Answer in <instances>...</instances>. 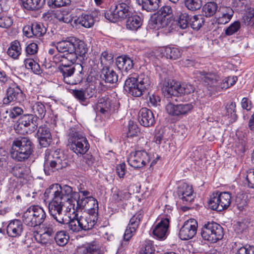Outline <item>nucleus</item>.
<instances>
[{"label":"nucleus","mask_w":254,"mask_h":254,"mask_svg":"<svg viewBox=\"0 0 254 254\" xmlns=\"http://www.w3.org/2000/svg\"><path fill=\"white\" fill-rule=\"evenodd\" d=\"M34 116L38 119H42L45 116L46 110L45 105L41 102H36L32 105Z\"/></svg>","instance_id":"41"},{"label":"nucleus","mask_w":254,"mask_h":254,"mask_svg":"<svg viewBox=\"0 0 254 254\" xmlns=\"http://www.w3.org/2000/svg\"><path fill=\"white\" fill-rule=\"evenodd\" d=\"M90 199L81 197V195L78 192L73 191L69 196V203L72 205V209L74 210L78 211L85 209L87 211L88 206L90 207V205H93Z\"/></svg>","instance_id":"16"},{"label":"nucleus","mask_w":254,"mask_h":254,"mask_svg":"<svg viewBox=\"0 0 254 254\" xmlns=\"http://www.w3.org/2000/svg\"><path fill=\"white\" fill-rule=\"evenodd\" d=\"M65 224L68 225L69 230L72 232H79L81 231L77 213H75L73 218L69 222H65Z\"/></svg>","instance_id":"44"},{"label":"nucleus","mask_w":254,"mask_h":254,"mask_svg":"<svg viewBox=\"0 0 254 254\" xmlns=\"http://www.w3.org/2000/svg\"><path fill=\"white\" fill-rule=\"evenodd\" d=\"M99 13V12L95 11L90 14H82L75 19V23L85 28H90L93 26L96 20L95 17L98 15Z\"/></svg>","instance_id":"22"},{"label":"nucleus","mask_w":254,"mask_h":254,"mask_svg":"<svg viewBox=\"0 0 254 254\" xmlns=\"http://www.w3.org/2000/svg\"><path fill=\"white\" fill-rule=\"evenodd\" d=\"M177 193L180 199L185 204H188L193 201L194 196L191 186L183 183L178 187Z\"/></svg>","instance_id":"18"},{"label":"nucleus","mask_w":254,"mask_h":254,"mask_svg":"<svg viewBox=\"0 0 254 254\" xmlns=\"http://www.w3.org/2000/svg\"><path fill=\"white\" fill-rule=\"evenodd\" d=\"M102 78L107 83H116L118 80V75L113 69L109 67H103L102 69Z\"/></svg>","instance_id":"38"},{"label":"nucleus","mask_w":254,"mask_h":254,"mask_svg":"<svg viewBox=\"0 0 254 254\" xmlns=\"http://www.w3.org/2000/svg\"><path fill=\"white\" fill-rule=\"evenodd\" d=\"M72 193V188L69 186L66 185L62 186L56 184L51 185L46 190L44 196L46 199L51 198L53 200L63 196V194L70 195Z\"/></svg>","instance_id":"13"},{"label":"nucleus","mask_w":254,"mask_h":254,"mask_svg":"<svg viewBox=\"0 0 254 254\" xmlns=\"http://www.w3.org/2000/svg\"><path fill=\"white\" fill-rule=\"evenodd\" d=\"M22 6L28 10L36 11L41 8L45 0H21Z\"/></svg>","instance_id":"37"},{"label":"nucleus","mask_w":254,"mask_h":254,"mask_svg":"<svg viewBox=\"0 0 254 254\" xmlns=\"http://www.w3.org/2000/svg\"><path fill=\"white\" fill-rule=\"evenodd\" d=\"M254 9H248L243 17L244 23L247 25H254Z\"/></svg>","instance_id":"55"},{"label":"nucleus","mask_w":254,"mask_h":254,"mask_svg":"<svg viewBox=\"0 0 254 254\" xmlns=\"http://www.w3.org/2000/svg\"><path fill=\"white\" fill-rule=\"evenodd\" d=\"M191 16L188 13H181L179 16L178 25L182 29H186L190 26Z\"/></svg>","instance_id":"50"},{"label":"nucleus","mask_w":254,"mask_h":254,"mask_svg":"<svg viewBox=\"0 0 254 254\" xmlns=\"http://www.w3.org/2000/svg\"><path fill=\"white\" fill-rule=\"evenodd\" d=\"M70 0H49L48 3L50 7L54 8L65 6L70 4Z\"/></svg>","instance_id":"57"},{"label":"nucleus","mask_w":254,"mask_h":254,"mask_svg":"<svg viewBox=\"0 0 254 254\" xmlns=\"http://www.w3.org/2000/svg\"><path fill=\"white\" fill-rule=\"evenodd\" d=\"M126 22L127 28L131 30H137L142 25L141 17L136 14L128 16Z\"/></svg>","instance_id":"39"},{"label":"nucleus","mask_w":254,"mask_h":254,"mask_svg":"<svg viewBox=\"0 0 254 254\" xmlns=\"http://www.w3.org/2000/svg\"><path fill=\"white\" fill-rule=\"evenodd\" d=\"M173 15V9L170 5H164L158 11L157 20L160 22L162 27L167 26L169 19Z\"/></svg>","instance_id":"25"},{"label":"nucleus","mask_w":254,"mask_h":254,"mask_svg":"<svg viewBox=\"0 0 254 254\" xmlns=\"http://www.w3.org/2000/svg\"><path fill=\"white\" fill-rule=\"evenodd\" d=\"M113 58L114 56L111 53L108 51L102 52L100 57V62L103 67H109L113 63Z\"/></svg>","instance_id":"45"},{"label":"nucleus","mask_w":254,"mask_h":254,"mask_svg":"<svg viewBox=\"0 0 254 254\" xmlns=\"http://www.w3.org/2000/svg\"><path fill=\"white\" fill-rule=\"evenodd\" d=\"M240 28L241 23L240 21H235L225 30V34L226 36H231L237 32Z\"/></svg>","instance_id":"56"},{"label":"nucleus","mask_w":254,"mask_h":254,"mask_svg":"<svg viewBox=\"0 0 254 254\" xmlns=\"http://www.w3.org/2000/svg\"><path fill=\"white\" fill-rule=\"evenodd\" d=\"M7 54L14 59H18L21 54V47L19 42L15 40L11 42L7 51Z\"/></svg>","instance_id":"40"},{"label":"nucleus","mask_w":254,"mask_h":254,"mask_svg":"<svg viewBox=\"0 0 254 254\" xmlns=\"http://www.w3.org/2000/svg\"><path fill=\"white\" fill-rule=\"evenodd\" d=\"M37 242L43 246H49L53 242V237L49 236L44 233L41 234H38L35 236Z\"/></svg>","instance_id":"49"},{"label":"nucleus","mask_w":254,"mask_h":254,"mask_svg":"<svg viewBox=\"0 0 254 254\" xmlns=\"http://www.w3.org/2000/svg\"><path fill=\"white\" fill-rule=\"evenodd\" d=\"M111 107V100L108 95H105L99 98L95 110L97 113L106 115L109 114Z\"/></svg>","instance_id":"30"},{"label":"nucleus","mask_w":254,"mask_h":254,"mask_svg":"<svg viewBox=\"0 0 254 254\" xmlns=\"http://www.w3.org/2000/svg\"><path fill=\"white\" fill-rule=\"evenodd\" d=\"M139 132V129L137 124L133 121L129 120L127 125V137H133L136 136Z\"/></svg>","instance_id":"53"},{"label":"nucleus","mask_w":254,"mask_h":254,"mask_svg":"<svg viewBox=\"0 0 254 254\" xmlns=\"http://www.w3.org/2000/svg\"><path fill=\"white\" fill-rule=\"evenodd\" d=\"M75 49L72 51H69L64 54L65 62L66 61L69 62V64H73V63H75L79 58L77 55L76 54V52H75Z\"/></svg>","instance_id":"58"},{"label":"nucleus","mask_w":254,"mask_h":254,"mask_svg":"<svg viewBox=\"0 0 254 254\" xmlns=\"http://www.w3.org/2000/svg\"><path fill=\"white\" fill-rule=\"evenodd\" d=\"M201 79L204 84L208 87L212 88L209 89L212 92L216 91V86L218 82L220 80V76L215 72L213 71H199Z\"/></svg>","instance_id":"17"},{"label":"nucleus","mask_w":254,"mask_h":254,"mask_svg":"<svg viewBox=\"0 0 254 254\" xmlns=\"http://www.w3.org/2000/svg\"><path fill=\"white\" fill-rule=\"evenodd\" d=\"M60 71L63 76V80L68 84H77L80 83L84 76V73L81 71L75 75V68L73 64H67L59 67Z\"/></svg>","instance_id":"11"},{"label":"nucleus","mask_w":254,"mask_h":254,"mask_svg":"<svg viewBox=\"0 0 254 254\" xmlns=\"http://www.w3.org/2000/svg\"><path fill=\"white\" fill-rule=\"evenodd\" d=\"M160 52L163 56L167 59L176 60L182 54L181 50L178 48L166 46L161 49Z\"/></svg>","instance_id":"33"},{"label":"nucleus","mask_w":254,"mask_h":254,"mask_svg":"<svg viewBox=\"0 0 254 254\" xmlns=\"http://www.w3.org/2000/svg\"><path fill=\"white\" fill-rule=\"evenodd\" d=\"M247 196L244 194H238L236 198V203L237 205V208L241 210L247 204Z\"/></svg>","instance_id":"60"},{"label":"nucleus","mask_w":254,"mask_h":254,"mask_svg":"<svg viewBox=\"0 0 254 254\" xmlns=\"http://www.w3.org/2000/svg\"><path fill=\"white\" fill-rule=\"evenodd\" d=\"M34 145L28 137H18L12 141L10 150L11 158L16 161H24L32 154Z\"/></svg>","instance_id":"3"},{"label":"nucleus","mask_w":254,"mask_h":254,"mask_svg":"<svg viewBox=\"0 0 254 254\" xmlns=\"http://www.w3.org/2000/svg\"><path fill=\"white\" fill-rule=\"evenodd\" d=\"M132 14L131 6L126 4H116L111 6L110 9L105 13L106 19L112 22H116L119 20L124 19Z\"/></svg>","instance_id":"10"},{"label":"nucleus","mask_w":254,"mask_h":254,"mask_svg":"<svg viewBox=\"0 0 254 254\" xmlns=\"http://www.w3.org/2000/svg\"><path fill=\"white\" fill-rule=\"evenodd\" d=\"M19 120L29 129V132H34L37 127V118L33 114H25L22 116Z\"/></svg>","instance_id":"31"},{"label":"nucleus","mask_w":254,"mask_h":254,"mask_svg":"<svg viewBox=\"0 0 254 254\" xmlns=\"http://www.w3.org/2000/svg\"><path fill=\"white\" fill-rule=\"evenodd\" d=\"M201 236L204 240L210 243H215L223 238V229L216 222H207L202 226Z\"/></svg>","instance_id":"8"},{"label":"nucleus","mask_w":254,"mask_h":254,"mask_svg":"<svg viewBox=\"0 0 254 254\" xmlns=\"http://www.w3.org/2000/svg\"><path fill=\"white\" fill-rule=\"evenodd\" d=\"M161 90L164 97L169 101L166 110L170 115L179 116L188 114L193 108L190 103L174 105L172 102L177 101L179 96L190 94L194 87L190 84H182L175 80H165L161 83Z\"/></svg>","instance_id":"1"},{"label":"nucleus","mask_w":254,"mask_h":254,"mask_svg":"<svg viewBox=\"0 0 254 254\" xmlns=\"http://www.w3.org/2000/svg\"><path fill=\"white\" fill-rule=\"evenodd\" d=\"M151 84L149 76L144 74L130 75L126 80L124 89L130 95L138 97L148 90Z\"/></svg>","instance_id":"2"},{"label":"nucleus","mask_w":254,"mask_h":254,"mask_svg":"<svg viewBox=\"0 0 254 254\" xmlns=\"http://www.w3.org/2000/svg\"><path fill=\"white\" fill-rule=\"evenodd\" d=\"M90 210V209L87 210L88 215L78 216L81 231H87L91 229L97 222L98 211L94 213H91Z\"/></svg>","instance_id":"19"},{"label":"nucleus","mask_w":254,"mask_h":254,"mask_svg":"<svg viewBox=\"0 0 254 254\" xmlns=\"http://www.w3.org/2000/svg\"><path fill=\"white\" fill-rule=\"evenodd\" d=\"M83 254H102L100 247L95 242H92L86 245Z\"/></svg>","instance_id":"46"},{"label":"nucleus","mask_w":254,"mask_h":254,"mask_svg":"<svg viewBox=\"0 0 254 254\" xmlns=\"http://www.w3.org/2000/svg\"><path fill=\"white\" fill-rule=\"evenodd\" d=\"M44 233L49 236L53 237L55 232L57 231L56 226L53 222L47 223L44 224Z\"/></svg>","instance_id":"59"},{"label":"nucleus","mask_w":254,"mask_h":254,"mask_svg":"<svg viewBox=\"0 0 254 254\" xmlns=\"http://www.w3.org/2000/svg\"><path fill=\"white\" fill-rule=\"evenodd\" d=\"M116 64L120 70L126 72L130 70L133 65V61L126 56L118 57L116 60Z\"/></svg>","instance_id":"32"},{"label":"nucleus","mask_w":254,"mask_h":254,"mask_svg":"<svg viewBox=\"0 0 254 254\" xmlns=\"http://www.w3.org/2000/svg\"><path fill=\"white\" fill-rule=\"evenodd\" d=\"M70 195H64L55 198L52 200L49 203V212L50 215L60 225L65 224V220L64 217L66 214L63 211V207L64 203L69 200Z\"/></svg>","instance_id":"7"},{"label":"nucleus","mask_w":254,"mask_h":254,"mask_svg":"<svg viewBox=\"0 0 254 254\" xmlns=\"http://www.w3.org/2000/svg\"><path fill=\"white\" fill-rule=\"evenodd\" d=\"M47 215L44 209L39 205L28 207L22 215L23 223L31 227L40 226L45 221Z\"/></svg>","instance_id":"6"},{"label":"nucleus","mask_w":254,"mask_h":254,"mask_svg":"<svg viewBox=\"0 0 254 254\" xmlns=\"http://www.w3.org/2000/svg\"><path fill=\"white\" fill-rule=\"evenodd\" d=\"M142 9L147 11H154L158 9L160 0H136Z\"/></svg>","instance_id":"36"},{"label":"nucleus","mask_w":254,"mask_h":254,"mask_svg":"<svg viewBox=\"0 0 254 254\" xmlns=\"http://www.w3.org/2000/svg\"><path fill=\"white\" fill-rule=\"evenodd\" d=\"M79 193L80 195H81V197H84L85 198H88L90 199L91 202H92L93 207H89L88 206L87 210H90V213H95L97 211H98V203L97 200L92 196V193L91 191H89L88 190H85L82 188H80L78 189Z\"/></svg>","instance_id":"35"},{"label":"nucleus","mask_w":254,"mask_h":254,"mask_svg":"<svg viewBox=\"0 0 254 254\" xmlns=\"http://www.w3.org/2000/svg\"><path fill=\"white\" fill-rule=\"evenodd\" d=\"M205 19L203 15H195L191 16L190 21V26L194 30H199L204 24Z\"/></svg>","instance_id":"43"},{"label":"nucleus","mask_w":254,"mask_h":254,"mask_svg":"<svg viewBox=\"0 0 254 254\" xmlns=\"http://www.w3.org/2000/svg\"><path fill=\"white\" fill-rule=\"evenodd\" d=\"M23 229L21 221L18 219L11 221L6 228L7 235L11 237H16L21 235Z\"/></svg>","instance_id":"29"},{"label":"nucleus","mask_w":254,"mask_h":254,"mask_svg":"<svg viewBox=\"0 0 254 254\" xmlns=\"http://www.w3.org/2000/svg\"><path fill=\"white\" fill-rule=\"evenodd\" d=\"M231 199V194L229 192L214 193L210 196L208 206L212 210L221 211L230 206Z\"/></svg>","instance_id":"9"},{"label":"nucleus","mask_w":254,"mask_h":254,"mask_svg":"<svg viewBox=\"0 0 254 254\" xmlns=\"http://www.w3.org/2000/svg\"><path fill=\"white\" fill-rule=\"evenodd\" d=\"M234 11L230 7H221L216 14V21L218 24H225L231 19Z\"/></svg>","instance_id":"27"},{"label":"nucleus","mask_w":254,"mask_h":254,"mask_svg":"<svg viewBox=\"0 0 254 254\" xmlns=\"http://www.w3.org/2000/svg\"><path fill=\"white\" fill-rule=\"evenodd\" d=\"M67 165L65 156L60 151H46L44 170L47 175H50L52 173L61 170Z\"/></svg>","instance_id":"5"},{"label":"nucleus","mask_w":254,"mask_h":254,"mask_svg":"<svg viewBox=\"0 0 254 254\" xmlns=\"http://www.w3.org/2000/svg\"><path fill=\"white\" fill-rule=\"evenodd\" d=\"M22 91L17 85L13 87H9L7 89L6 97L3 100V104H9L12 101H17L22 96Z\"/></svg>","instance_id":"28"},{"label":"nucleus","mask_w":254,"mask_h":254,"mask_svg":"<svg viewBox=\"0 0 254 254\" xmlns=\"http://www.w3.org/2000/svg\"><path fill=\"white\" fill-rule=\"evenodd\" d=\"M23 112V109L18 106L13 107L9 109V111H6V113H8L11 119H15L18 116L21 115Z\"/></svg>","instance_id":"61"},{"label":"nucleus","mask_w":254,"mask_h":254,"mask_svg":"<svg viewBox=\"0 0 254 254\" xmlns=\"http://www.w3.org/2000/svg\"><path fill=\"white\" fill-rule=\"evenodd\" d=\"M150 161L148 154L144 150H138L131 152L127 158L129 165L134 168L143 167Z\"/></svg>","instance_id":"14"},{"label":"nucleus","mask_w":254,"mask_h":254,"mask_svg":"<svg viewBox=\"0 0 254 254\" xmlns=\"http://www.w3.org/2000/svg\"><path fill=\"white\" fill-rule=\"evenodd\" d=\"M67 142L69 148L78 155L85 154L90 148L85 135L74 128L68 131Z\"/></svg>","instance_id":"4"},{"label":"nucleus","mask_w":254,"mask_h":254,"mask_svg":"<svg viewBox=\"0 0 254 254\" xmlns=\"http://www.w3.org/2000/svg\"><path fill=\"white\" fill-rule=\"evenodd\" d=\"M143 211H138L130 219L129 222L125 232L124 240L121 244L122 247H125L127 245L128 241L131 238L135 233L141 220L143 217Z\"/></svg>","instance_id":"12"},{"label":"nucleus","mask_w":254,"mask_h":254,"mask_svg":"<svg viewBox=\"0 0 254 254\" xmlns=\"http://www.w3.org/2000/svg\"><path fill=\"white\" fill-rule=\"evenodd\" d=\"M23 31L25 36L28 37H32L33 36L40 37L46 33L47 29L43 23L34 22L30 26L25 27Z\"/></svg>","instance_id":"21"},{"label":"nucleus","mask_w":254,"mask_h":254,"mask_svg":"<svg viewBox=\"0 0 254 254\" xmlns=\"http://www.w3.org/2000/svg\"><path fill=\"white\" fill-rule=\"evenodd\" d=\"M73 47L75 49V52L76 54L79 58H81L82 59L79 60L81 61L82 60L86 58L87 52L88 51V48L86 44L83 41L79 39L74 37L73 41Z\"/></svg>","instance_id":"34"},{"label":"nucleus","mask_w":254,"mask_h":254,"mask_svg":"<svg viewBox=\"0 0 254 254\" xmlns=\"http://www.w3.org/2000/svg\"><path fill=\"white\" fill-rule=\"evenodd\" d=\"M217 8V4L215 2H208L203 6V10L206 17H210L216 13Z\"/></svg>","instance_id":"48"},{"label":"nucleus","mask_w":254,"mask_h":254,"mask_svg":"<svg viewBox=\"0 0 254 254\" xmlns=\"http://www.w3.org/2000/svg\"><path fill=\"white\" fill-rule=\"evenodd\" d=\"M14 128L15 131L19 134H24L30 132L29 129L23 125L19 120L14 125Z\"/></svg>","instance_id":"63"},{"label":"nucleus","mask_w":254,"mask_h":254,"mask_svg":"<svg viewBox=\"0 0 254 254\" xmlns=\"http://www.w3.org/2000/svg\"><path fill=\"white\" fill-rule=\"evenodd\" d=\"M171 207L169 205H166L164 209V213L160 216V219L165 222L166 220L170 224V220L172 216Z\"/></svg>","instance_id":"62"},{"label":"nucleus","mask_w":254,"mask_h":254,"mask_svg":"<svg viewBox=\"0 0 254 254\" xmlns=\"http://www.w3.org/2000/svg\"><path fill=\"white\" fill-rule=\"evenodd\" d=\"M197 222L194 219L186 221L179 232V237L183 240H188L192 238L196 234Z\"/></svg>","instance_id":"15"},{"label":"nucleus","mask_w":254,"mask_h":254,"mask_svg":"<svg viewBox=\"0 0 254 254\" xmlns=\"http://www.w3.org/2000/svg\"><path fill=\"white\" fill-rule=\"evenodd\" d=\"M169 223L166 220L165 222L160 221L154 227H152V234L157 239L164 240L168 234Z\"/></svg>","instance_id":"26"},{"label":"nucleus","mask_w":254,"mask_h":254,"mask_svg":"<svg viewBox=\"0 0 254 254\" xmlns=\"http://www.w3.org/2000/svg\"><path fill=\"white\" fill-rule=\"evenodd\" d=\"M69 239L68 233L64 230L58 231L54 236V240L56 244L60 246H65L67 243Z\"/></svg>","instance_id":"42"},{"label":"nucleus","mask_w":254,"mask_h":254,"mask_svg":"<svg viewBox=\"0 0 254 254\" xmlns=\"http://www.w3.org/2000/svg\"><path fill=\"white\" fill-rule=\"evenodd\" d=\"M36 134L39 144L43 147L48 146L52 141L50 130L46 125L40 126Z\"/></svg>","instance_id":"20"},{"label":"nucleus","mask_w":254,"mask_h":254,"mask_svg":"<svg viewBox=\"0 0 254 254\" xmlns=\"http://www.w3.org/2000/svg\"><path fill=\"white\" fill-rule=\"evenodd\" d=\"M74 37H67L65 40L57 43L52 42L51 46H55L57 52L64 54L69 51H72L74 49L73 44Z\"/></svg>","instance_id":"23"},{"label":"nucleus","mask_w":254,"mask_h":254,"mask_svg":"<svg viewBox=\"0 0 254 254\" xmlns=\"http://www.w3.org/2000/svg\"><path fill=\"white\" fill-rule=\"evenodd\" d=\"M29 168L25 165H16L12 169L13 175L17 178H22L29 173Z\"/></svg>","instance_id":"47"},{"label":"nucleus","mask_w":254,"mask_h":254,"mask_svg":"<svg viewBox=\"0 0 254 254\" xmlns=\"http://www.w3.org/2000/svg\"><path fill=\"white\" fill-rule=\"evenodd\" d=\"M185 5L189 10L194 11L201 7L202 1L201 0H185Z\"/></svg>","instance_id":"51"},{"label":"nucleus","mask_w":254,"mask_h":254,"mask_svg":"<svg viewBox=\"0 0 254 254\" xmlns=\"http://www.w3.org/2000/svg\"><path fill=\"white\" fill-rule=\"evenodd\" d=\"M236 103L234 102H232L230 104H227L226 107V116L230 118V121L231 122H235L237 119V116L236 114Z\"/></svg>","instance_id":"52"},{"label":"nucleus","mask_w":254,"mask_h":254,"mask_svg":"<svg viewBox=\"0 0 254 254\" xmlns=\"http://www.w3.org/2000/svg\"><path fill=\"white\" fill-rule=\"evenodd\" d=\"M138 121L140 124L145 127L152 126L155 123L154 115L150 110L142 108L138 113Z\"/></svg>","instance_id":"24"},{"label":"nucleus","mask_w":254,"mask_h":254,"mask_svg":"<svg viewBox=\"0 0 254 254\" xmlns=\"http://www.w3.org/2000/svg\"><path fill=\"white\" fill-rule=\"evenodd\" d=\"M237 80V77L235 76H229L227 78H226L223 80V85L221 86V88H228L229 87L233 85L236 82Z\"/></svg>","instance_id":"64"},{"label":"nucleus","mask_w":254,"mask_h":254,"mask_svg":"<svg viewBox=\"0 0 254 254\" xmlns=\"http://www.w3.org/2000/svg\"><path fill=\"white\" fill-rule=\"evenodd\" d=\"M13 23L12 17L6 14H0V27L2 28H8Z\"/></svg>","instance_id":"54"}]
</instances>
